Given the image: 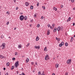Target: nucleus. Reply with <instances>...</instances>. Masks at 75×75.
I'll list each match as a JSON object with an SVG mask.
<instances>
[{
  "instance_id": "obj_1",
  "label": "nucleus",
  "mask_w": 75,
  "mask_h": 75,
  "mask_svg": "<svg viewBox=\"0 0 75 75\" xmlns=\"http://www.w3.org/2000/svg\"><path fill=\"white\" fill-rule=\"evenodd\" d=\"M18 61H17L16 62V63L14 64L15 67H16V68H17V67H18V65H19Z\"/></svg>"
},
{
  "instance_id": "obj_2",
  "label": "nucleus",
  "mask_w": 75,
  "mask_h": 75,
  "mask_svg": "<svg viewBox=\"0 0 75 75\" xmlns=\"http://www.w3.org/2000/svg\"><path fill=\"white\" fill-rule=\"evenodd\" d=\"M48 59H49V56L48 55V54H47L45 57V60H48Z\"/></svg>"
},
{
  "instance_id": "obj_3",
  "label": "nucleus",
  "mask_w": 75,
  "mask_h": 75,
  "mask_svg": "<svg viewBox=\"0 0 75 75\" xmlns=\"http://www.w3.org/2000/svg\"><path fill=\"white\" fill-rule=\"evenodd\" d=\"M24 17L23 15L21 16L20 17V20H21V21L23 20L24 19Z\"/></svg>"
},
{
  "instance_id": "obj_4",
  "label": "nucleus",
  "mask_w": 75,
  "mask_h": 75,
  "mask_svg": "<svg viewBox=\"0 0 75 75\" xmlns=\"http://www.w3.org/2000/svg\"><path fill=\"white\" fill-rule=\"evenodd\" d=\"M71 59H69L67 61V64H69V63L70 64V63H71Z\"/></svg>"
},
{
  "instance_id": "obj_5",
  "label": "nucleus",
  "mask_w": 75,
  "mask_h": 75,
  "mask_svg": "<svg viewBox=\"0 0 75 75\" xmlns=\"http://www.w3.org/2000/svg\"><path fill=\"white\" fill-rule=\"evenodd\" d=\"M36 49H38V50H39L40 48V47L38 46H35L34 47Z\"/></svg>"
},
{
  "instance_id": "obj_6",
  "label": "nucleus",
  "mask_w": 75,
  "mask_h": 75,
  "mask_svg": "<svg viewBox=\"0 0 75 75\" xmlns=\"http://www.w3.org/2000/svg\"><path fill=\"white\" fill-rule=\"evenodd\" d=\"M60 29H61V27H58L57 28V30L58 31H60Z\"/></svg>"
},
{
  "instance_id": "obj_7",
  "label": "nucleus",
  "mask_w": 75,
  "mask_h": 75,
  "mask_svg": "<svg viewBox=\"0 0 75 75\" xmlns=\"http://www.w3.org/2000/svg\"><path fill=\"white\" fill-rule=\"evenodd\" d=\"M28 4H29V3L28 2H25V6H28V5H29Z\"/></svg>"
},
{
  "instance_id": "obj_8",
  "label": "nucleus",
  "mask_w": 75,
  "mask_h": 75,
  "mask_svg": "<svg viewBox=\"0 0 75 75\" xmlns=\"http://www.w3.org/2000/svg\"><path fill=\"white\" fill-rule=\"evenodd\" d=\"M28 61H29V59L27 58L26 59V63H28Z\"/></svg>"
},
{
  "instance_id": "obj_9",
  "label": "nucleus",
  "mask_w": 75,
  "mask_h": 75,
  "mask_svg": "<svg viewBox=\"0 0 75 75\" xmlns=\"http://www.w3.org/2000/svg\"><path fill=\"white\" fill-rule=\"evenodd\" d=\"M71 20V17H69L68 19L67 20V22H68V21H69Z\"/></svg>"
},
{
  "instance_id": "obj_10",
  "label": "nucleus",
  "mask_w": 75,
  "mask_h": 75,
  "mask_svg": "<svg viewBox=\"0 0 75 75\" xmlns=\"http://www.w3.org/2000/svg\"><path fill=\"white\" fill-rule=\"evenodd\" d=\"M57 28H54L53 30V32L54 33H55L56 31H57Z\"/></svg>"
},
{
  "instance_id": "obj_11",
  "label": "nucleus",
  "mask_w": 75,
  "mask_h": 75,
  "mask_svg": "<svg viewBox=\"0 0 75 75\" xmlns=\"http://www.w3.org/2000/svg\"><path fill=\"white\" fill-rule=\"evenodd\" d=\"M9 65H10V63L8 62H7L6 64V65L7 67H8L9 66Z\"/></svg>"
},
{
  "instance_id": "obj_12",
  "label": "nucleus",
  "mask_w": 75,
  "mask_h": 75,
  "mask_svg": "<svg viewBox=\"0 0 75 75\" xmlns=\"http://www.w3.org/2000/svg\"><path fill=\"white\" fill-rule=\"evenodd\" d=\"M18 48H21V45L20 44L18 45Z\"/></svg>"
},
{
  "instance_id": "obj_13",
  "label": "nucleus",
  "mask_w": 75,
  "mask_h": 75,
  "mask_svg": "<svg viewBox=\"0 0 75 75\" xmlns=\"http://www.w3.org/2000/svg\"><path fill=\"white\" fill-rule=\"evenodd\" d=\"M0 58L1 59H3V58H4V56H3V55H0Z\"/></svg>"
},
{
  "instance_id": "obj_14",
  "label": "nucleus",
  "mask_w": 75,
  "mask_h": 75,
  "mask_svg": "<svg viewBox=\"0 0 75 75\" xmlns=\"http://www.w3.org/2000/svg\"><path fill=\"white\" fill-rule=\"evenodd\" d=\"M73 40H74V38L73 37H71V38L70 42H72V41H73Z\"/></svg>"
},
{
  "instance_id": "obj_15",
  "label": "nucleus",
  "mask_w": 75,
  "mask_h": 75,
  "mask_svg": "<svg viewBox=\"0 0 75 75\" xmlns=\"http://www.w3.org/2000/svg\"><path fill=\"white\" fill-rule=\"evenodd\" d=\"M53 10H55V11H57V8H55V7H53Z\"/></svg>"
},
{
  "instance_id": "obj_16",
  "label": "nucleus",
  "mask_w": 75,
  "mask_h": 75,
  "mask_svg": "<svg viewBox=\"0 0 75 75\" xmlns=\"http://www.w3.org/2000/svg\"><path fill=\"white\" fill-rule=\"evenodd\" d=\"M58 67H59V65H58V64H56V68H58Z\"/></svg>"
},
{
  "instance_id": "obj_17",
  "label": "nucleus",
  "mask_w": 75,
  "mask_h": 75,
  "mask_svg": "<svg viewBox=\"0 0 75 75\" xmlns=\"http://www.w3.org/2000/svg\"><path fill=\"white\" fill-rule=\"evenodd\" d=\"M27 19V17L26 16H25L24 17V20H26Z\"/></svg>"
},
{
  "instance_id": "obj_18",
  "label": "nucleus",
  "mask_w": 75,
  "mask_h": 75,
  "mask_svg": "<svg viewBox=\"0 0 75 75\" xmlns=\"http://www.w3.org/2000/svg\"><path fill=\"white\" fill-rule=\"evenodd\" d=\"M49 31H50V30H48L47 33V35H49L50 33V32H49Z\"/></svg>"
},
{
  "instance_id": "obj_19",
  "label": "nucleus",
  "mask_w": 75,
  "mask_h": 75,
  "mask_svg": "<svg viewBox=\"0 0 75 75\" xmlns=\"http://www.w3.org/2000/svg\"><path fill=\"white\" fill-rule=\"evenodd\" d=\"M2 46L3 47H5V45H6V43H3L2 44Z\"/></svg>"
},
{
  "instance_id": "obj_20",
  "label": "nucleus",
  "mask_w": 75,
  "mask_h": 75,
  "mask_svg": "<svg viewBox=\"0 0 75 75\" xmlns=\"http://www.w3.org/2000/svg\"><path fill=\"white\" fill-rule=\"evenodd\" d=\"M38 36H37L36 38V41H38Z\"/></svg>"
},
{
  "instance_id": "obj_21",
  "label": "nucleus",
  "mask_w": 75,
  "mask_h": 75,
  "mask_svg": "<svg viewBox=\"0 0 75 75\" xmlns=\"http://www.w3.org/2000/svg\"><path fill=\"white\" fill-rule=\"evenodd\" d=\"M65 46H66V47H67V46H68V43L66 42L65 44Z\"/></svg>"
},
{
  "instance_id": "obj_22",
  "label": "nucleus",
  "mask_w": 75,
  "mask_h": 75,
  "mask_svg": "<svg viewBox=\"0 0 75 75\" xmlns=\"http://www.w3.org/2000/svg\"><path fill=\"white\" fill-rule=\"evenodd\" d=\"M60 30L61 31H62V30H63V27H62L60 28Z\"/></svg>"
},
{
  "instance_id": "obj_23",
  "label": "nucleus",
  "mask_w": 75,
  "mask_h": 75,
  "mask_svg": "<svg viewBox=\"0 0 75 75\" xmlns=\"http://www.w3.org/2000/svg\"><path fill=\"white\" fill-rule=\"evenodd\" d=\"M30 9H33V6H31L30 7Z\"/></svg>"
},
{
  "instance_id": "obj_24",
  "label": "nucleus",
  "mask_w": 75,
  "mask_h": 75,
  "mask_svg": "<svg viewBox=\"0 0 75 75\" xmlns=\"http://www.w3.org/2000/svg\"><path fill=\"white\" fill-rule=\"evenodd\" d=\"M37 27H40V25L39 24H38L37 26Z\"/></svg>"
},
{
  "instance_id": "obj_25",
  "label": "nucleus",
  "mask_w": 75,
  "mask_h": 75,
  "mask_svg": "<svg viewBox=\"0 0 75 75\" xmlns=\"http://www.w3.org/2000/svg\"><path fill=\"white\" fill-rule=\"evenodd\" d=\"M44 51H45L47 50V47H45V48L44 49Z\"/></svg>"
},
{
  "instance_id": "obj_26",
  "label": "nucleus",
  "mask_w": 75,
  "mask_h": 75,
  "mask_svg": "<svg viewBox=\"0 0 75 75\" xmlns=\"http://www.w3.org/2000/svg\"><path fill=\"white\" fill-rule=\"evenodd\" d=\"M62 45H63L61 43L59 44V47H61Z\"/></svg>"
},
{
  "instance_id": "obj_27",
  "label": "nucleus",
  "mask_w": 75,
  "mask_h": 75,
  "mask_svg": "<svg viewBox=\"0 0 75 75\" xmlns=\"http://www.w3.org/2000/svg\"><path fill=\"white\" fill-rule=\"evenodd\" d=\"M42 8L44 9V10H45V6H42Z\"/></svg>"
},
{
  "instance_id": "obj_28",
  "label": "nucleus",
  "mask_w": 75,
  "mask_h": 75,
  "mask_svg": "<svg viewBox=\"0 0 75 75\" xmlns=\"http://www.w3.org/2000/svg\"><path fill=\"white\" fill-rule=\"evenodd\" d=\"M12 60L13 61H14V60H16V58L14 57H13L12 58Z\"/></svg>"
},
{
  "instance_id": "obj_29",
  "label": "nucleus",
  "mask_w": 75,
  "mask_h": 75,
  "mask_svg": "<svg viewBox=\"0 0 75 75\" xmlns=\"http://www.w3.org/2000/svg\"><path fill=\"white\" fill-rule=\"evenodd\" d=\"M61 44L63 45H64V42H62Z\"/></svg>"
},
{
  "instance_id": "obj_30",
  "label": "nucleus",
  "mask_w": 75,
  "mask_h": 75,
  "mask_svg": "<svg viewBox=\"0 0 75 75\" xmlns=\"http://www.w3.org/2000/svg\"><path fill=\"white\" fill-rule=\"evenodd\" d=\"M37 14H36V13H35V15H34V17H35H35H36V16H37Z\"/></svg>"
},
{
  "instance_id": "obj_31",
  "label": "nucleus",
  "mask_w": 75,
  "mask_h": 75,
  "mask_svg": "<svg viewBox=\"0 0 75 75\" xmlns=\"http://www.w3.org/2000/svg\"><path fill=\"white\" fill-rule=\"evenodd\" d=\"M14 66H12V68H11V69L12 70V69H14Z\"/></svg>"
},
{
  "instance_id": "obj_32",
  "label": "nucleus",
  "mask_w": 75,
  "mask_h": 75,
  "mask_svg": "<svg viewBox=\"0 0 75 75\" xmlns=\"http://www.w3.org/2000/svg\"><path fill=\"white\" fill-rule=\"evenodd\" d=\"M30 45V43H28L27 45H26V46L27 47H28V46H29V45Z\"/></svg>"
},
{
  "instance_id": "obj_33",
  "label": "nucleus",
  "mask_w": 75,
  "mask_h": 75,
  "mask_svg": "<svg viewBox=\"0 0 75 75\" xmlns=\"http://www.w3.org/2000/svg\"><path fill=\"white\" fill-rule=\"evenodd\" d=\"M74 1H75V0H71V2H72V3H74Z\"/></svg>"
},
{
  "instance_id": "obj_34",
  "label": "nucleus",
  "mask_w": 75,
  "mask_h": 75,
  "mask_svg": "<svg viewBox=\"0 0 75 75\" xmlns=\"http://www.w3.org/2000/svg\"><path fill=\"white\" fill-rule=\"evenodd\" d=\"M9 24V22H7L6 23V25H8V24Z\"/></svg>"
},
{
  "instance_id": "obj_35",
  "label": "nucleus",
  "mask_w": 75,
  "mask_h": 75,
  "mask_svg": "<svg viewBox=\"0 0 75 75\" xmlns=\"http://www.w3.org/2000/svg\"><path fill=\"white\" fill-rule=\"evenodd\" d=\"M40 4L39 3H38L37 4V6H39V5Z\"/></svg>"
},
{
  "instance_id": "obj_36",
  "label": "nucleus",
  "mask_w": 75,
  "mask_h": 75,
  "mask_svg": "<svg viewBox=\"0 0 75 75\" xmlns=\"http://www.w3.org/2000/svg\"><path fill=\"white\" fill-rule=\"evenodd\" d=\"M47 26H48V27H49V28L50 27V24H48L47 25Z\"/></svg>"
},
{
  "instance_id": "obj_37",
  "label": "nucleus",
  "mask_w": 75,
  "mask_h": 75,
  "mask_svg": "<svg viewBox=\"0 0 75 75\" xmlns=\"http://www.w3.org/2000/svg\"><path fill=\"white\" fill-rule=\"evenodd\" d=\"M58 40H57V41L58 42H59V41H60V38H58Z\"/></svg>"
},
{
  "instance_id": "obj_38",
  "label": "nucleus",
  "mask_w": 75,
  "mask_h": 75,
  "mask_svg": "<svg viewBox=\"0 0 75 75\" xmlns=\"http://www.w3.org/2000/svg\"><path fill=\"white\" fill-rule=\"evenodd\" d=\"M44 72H42V74H41V75H45V74H44Z\"/></svg>"
},
{
  "instance_id": "obj_39",
  "label": "nucleus",
  "mask_w": 75,
  "mask_h": 75,
  "mask_svg": "<svg viewBox=\"0 0 75 75\" xmlns=\"http://www.w3.org/2000/svg\"><path fill=\"white\" fill-rule=\"evenodd\" d=\"M38 75H40L41 74V72L40 71H39L38 73Z\"/></svg>"
},
{
  "instance_id": "obj_40",
  "label": "nucleus",
  "mask_w": 75,
  "mask_h": 75,
  "mask_svg": "<svg viewBox=\"0 0 75 75\" xmlns=\"http://www.w3.org/2000/svg\"><path fill=\"white\" fill-rule=\"evenodd\" d=\"M61 8H63V7H64V6L62 5H61Z\"/></svg>"
},
{
  "instance_id": "obj_41",
  "label": "nucleus",
  "mask_w": 75,
  "mask_h": 75,
  "mask_svg": "<svg viewBox=\"0 0 75 75\" xmlns=\"http://www.w3.org/2000/svg\"><path fill=\"white\" fill-rule=\"evenodd\" d=\"M1 38H3V35H2L1 36Z\"/></svg>"
},
{
  "instance_id": "obj_42",
  "label": "nucleus",
  "mask_w": 75,
  "mask_h": 75,
  "mask_svg": "<svg viewBox=\"0 0 75 75\" xmlns=\"http://www.w3.org/2000/svg\"><path fill=\"white\" fill-rule=\"evenodd\" d=\"M7 14H8L9 15L10 14V13L8 12V11H7L6 12Z\"/></svg>"
},
{
  "instance_id": "obj_43",
  "label": "nucleus",
  "mask_w": 75,
  "mask_h": 75,
  "mask_svg": "<svg viewBox=\"0 0 75 75\" xmlns=\"http://www.w3.org/2000/svg\"><path fill=\"white\" fill-rule=\"evenodd\" d=\"M54 25H55V24H53L52 25V27H54Z\"/></svg>"
},
{
  "instance_id": "obj_44",
  "label": "nucleus",
  "mask_w": 75,
  "mask_h": 75,
  "mask_svg": "<svg viewBox=\"0 0 75 75\" xmlns=\"http://www.w3.org/2000/svg\"><path fill=\"white\" fill-rule=\"evenodd\" d=\"M15 55H17V52L15 53Z\"/></svg>"
},
{
  "instance_id": "obj_45",
  "label": "nucleus",
  "mask_w": 75,
  "mask_h": 75,
  "mask_svg": "<svg viewBox=\"0 0 75 75\" xmlns=\"http://www.w3.org/2000/svg\"><path fill=\"white\" fill-rule=\"evenodd\" d=\"M5 48V46H3L2 49H4Z\"/></svg>"
},
{
  "instance_id": "obj_46",
  "label": "nucleus",
  "mask_w": 75,
  "mask_h": 75,
  "mask_svg": "<svg viewBox=\"0 0 75 75\" xmlns=\"http://www.w3.org/2000/svg\"><path fill=\"white\" fill-rule=\"evenodd\" d=\"M43 18H44V17L42 16L41 17V19H43Z\"/></svg>"
},
{
  "instance_id": "obj_47",
  "label": "nucleus",
  "mask_w": 75,
  "mask_h": 75,
  "mask_svg": "<svg viewBox=\"0 0 75 75\" xmlns=\"http://www.w3.org/2000/svg\"><path fill=\"white\" fill-rule=\"evenodd\" d=\"M14 3H16V0H13Z\"/></svg>"
},
{
  "instance_id": "obj_48",
  "label": "nucleus",
  "mask_w": 75,
  "mask_h": 75,
  "mask_svg": "<svg viewBox=\"0 0 75 75\" xmlns=\"http://www.w3.org/2000/svg\"><path fill=\"white\" fill-rule=\"evenodd\" d=\"M16 10H18V7H16Z\"/></svg>"
},
{
  "instance_id": "obj_49",
  "label": "nucleus",
  "mask_w": 75,
  "mask_h": 75,
  "mask_svg": "<svg viewBox=\"0 0 75 75\" xmlns=\"http://www.w3.org/2000/svg\"><path fill=\"white\" fill-rule=\"evenodd\" d=\"M33 21V20H30V22H31V23H32Z\"/></svg>"
},
{
  "instance_id": "obj_50",
  "label": "nucleus",
  "mask_w": 75,
  "mask_h": 75,
  "mask_svg": "<svg viewBox=\"0 0 75 75\" xmlns=\"http://www.w3.org/2000/svg\"><path fill=\"white\" fill-rule=\"evenodd\" d=\"M8 73H6V74H5V75H8Z\"/></svg>"
},
{
  "instance_id": "obj_51",
  "label": "nucleus",
  "mask_w": 75,
  "mask_h": 75,
  "mask_svg": "<svg viewBox=\"0 0 75 75\" xmlns=\"http://www.w3.org/2000/svg\"><path fill=\"white\" fill-rule=\"evenodd\" d=\"M65 75H68V73H66L65 74Z\"/></svg>"
},
{
  "instance_id": "obj_52",
  "label": "nucleus",
  "mask_w": 75,
  "mask_h": 75,
  "mask_svg": "<svg viewBox=\"0 0 75 75\" xmlns=\"http://www.w3.org/2000/svg\"><path fill=\"white\" fill-rule=\"evenodd\" d=\"M73 26H74V25H75V23H73Z\"/></svg>"
},
{
  "instance_id": "obj_53",
  "label": "nucleus",
  "mask_w": 75,
  "mask_h": 75,
  "mask_svg": "<svg viewBox=\"0 0 75 75\" xmlns=\"http://www.w3.org/2000/svg\"><path fill=\"white\" fill-rule=\"evenodd\" d=\"M56 39L57 40H58V38H57V37H56Z\"/></svg>"
},
{
  "instance_id": "obj_54",
  "label": "nucleus",
  "mask_w": 75,
  "mask_h": 75,
  "mask_svg": "<svg viewBox=\"0 0 75 75\" xmlns=\"http://www.w3.org/2000/svg\"><path fill=\"white\" fill-rule=\"evenodd\" d=\"M17 74H18V71H17Z\"/></svg>"
},
{
  "instance_id": "obj_55",
  "label": "nucleus",
  "mask_w": 75,
  "mask_h": 75,
  "mask_svg": "<svg viewBox=\"0 0 75 75\" xmlns=\"http://www.w3.org/2000/svg\"><path fill=\"white\" fill-rule=\"evenodd\" d=\"M73 10H75V8H73Z\"/></svg>"
},
{
  "instance_id": "obj_56",
  "label": "nucleus",
  "mask_w": 75,
  "mask_h": 75,
  "mask_svg": "<svg viewBox=\"0 0 75 75\" xmlns=\"http://www.w3.org/2000/svg\"><path fill=\"white\" fill-rule=\"evenodd\" d=\"M4 70H6V68H4Z\"/></svg>"
},
{
  "instance_id": "obj_57",
  "label": "nucleus",
  "mask_w": 75,
  "mask_h": 75,
  "mask_svg": "<svg viewBox=\"0 0 75 75\" xmlns=\"http://www.w3.org/2000/svg\"><path fill=\"white\" fill-rule=\"evenodd\" d=\"M53 28H54V27L52 28L51 29H52V30H53Z\"/></svg>"
},
{
  "instance_id": "obj_58",
  "label": "nucleus",
  "mask_w": 75,
  "mask_h": 75,
  "mask_svg": "<svg viewBox=\"0 0 75 75\" xmlns=\"http://www.w3.org/2000/svg\"><path fill=\"white\" fill-rule=\"evenodd\" d=\"M52 75H55V74H54V73H53V74H52Z\"/></svg>"
},
{
  "instance_id": "obj_59",
  "label": "nucleus",
  "mask_w": 75,
  "mask_h": 75,
  "mask_svg": "<svg viewBox=\"0 0 75 75\" xmlns=\"http://www.w3.org/2000/svg\"><path fill=\"white\" fill-rule=\"evenodd\" d=\"M3 47V45H2L0 46V47Z\"/></svg>"
},
{
  "instance_id": "obj_60",
  "label": "nucleus",
  "mask_w": 75,
  "mask_h": 75,
  "mask_svg": "<svg viewBox=\"0 0 75 75\" xmlns=\"http://www.w3.org/2000/svg\"><path fill=\"white\" fill-rule=\"evenodd\" d=\"M8 38H11V37H9Z\"/></svg>"
},
{
  "instance_id": "obj_61",
  "label": "nucleus",
  "mask_w": 75,
  "mask_h": 75,
  "mask_svg": "<svg viewBox=\"0 0 75 75\" xmlns=\"http://www.w3.org/2000/svg\"><path fill=\"white\" fill-rule=\"evenodd\" d=\"M50 28H51H51H52V26H50Z\"/></svg>"
},
{
  "instance_id": "obj_62",
  "label": "nucleus",
  "mask_w": 75,
  "mask_h": 75,
  "mask_svg": "<svg viewBox=\"0 0 75 75\" xmlns=\"http://www.w3.org/2000/svg\"><path fill=\"white\" fill-rule=\"evenodd\" d=\"M31 64H34V63L32 62L31 63Z\"/></svg>"
},
{
  "instance_id": "obj_63",
  "label": "nucleus",
  "mask_w": 75,
  "mask_h": 75,
  "mask_svg": "<svg viewBox=\"0 0 75 75\" xmlns=\"http://www.w3.org/2000/svg\"><path fill=\"white\" fill-rule=\"evenodd\" d=\"M14 30H16V28H14Z\"/></svg>"
},
{
  "instance_id": "obj_64",
  "label": "nucleus",
  "mask_w": 75,
  "mask_h": 75,
  "mask_svg": "<svg viewBox=\"0 0 75 75\" xmlns=\"http://www.w3.org/2000/svg\"><path fill=\"white\" fill-rule=\"evenodd\" d=\"M74 37H75V35H74Z\"/></svg>"
}]
</instances>
